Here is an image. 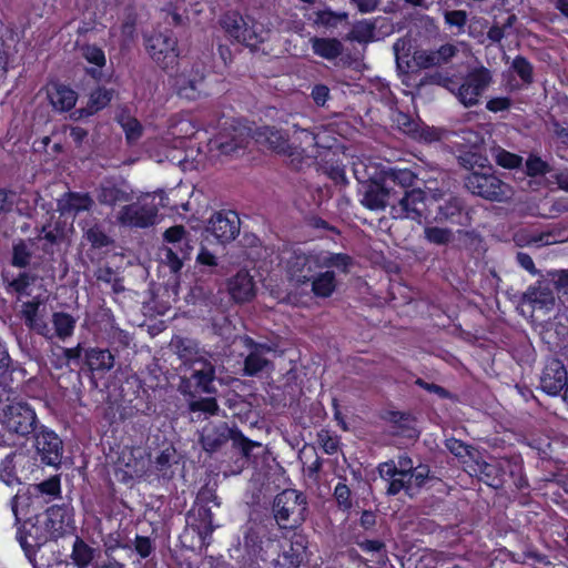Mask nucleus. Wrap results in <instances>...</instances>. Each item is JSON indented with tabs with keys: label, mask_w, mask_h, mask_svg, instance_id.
Returning a JSON list of instances; mask_svg holds the SVG:
<instances>
[{
	"label": "nucleus",
	"mask_w": 568,
	"mask_h": 568,
	"mask_svg": "<svg viewBox=\"0 0 568 568\" xmlns=\"http://www.w3.org/2000/svg\"><path fill=\"white\" fill-rule=\"evenodd\" d=\"M351 258L341 253L321 251L316 253H304L293 251L284 260V268L290 282L296 286L305 285L311 282L312 276L317 270L336 267L342 273H346Z\"/></svg>",
	"instance_id": "f257e3e1"
},
{
	"label": "nucleus",
	"mask_w": 568,
	"mask_h": 568,
	"mask_svg": "<svg viewBox=\"0 0 568 568\" xmlns=\"http://www.w3.org/2000/svg\"><path fill=\"white\" fill-rule=\"evenodd\" d=\"M174 346L183 365L181 390L191 394L194 386L201 392L209 393L215 374L213 365L200 354L190 341H176Z\"/></svg>",
	"instance_id": "f03ea898"
},
{
	"label": "nucleus",
	"mask_w": 568,
	"mask_h": 568,
	"mask_svg": "<svg viewBox=\"0 0 568 568\" xmlns=\"http://www.w3.org/2000/svg\"><path fill=\"white\" fill-rule=\"evenodd\" d=\"M354 173L359 181H369L361 191V203L366 209L381 211L389 206L392 210L395 190L385 182L376 166L364 162L354 163Z\"/></svg>",
	"instance_id": "7ed1b4c3"
},
{
	"label": "nucleus",
	"mask_w": 568,
	"mask_h": 568,
	"mask_svg": "<svg viewBox=\"0 0 568 568\" xmlns=\"http://www.w3.org/2000/svg\"><path fill=\"white\" fill-rule=\"evenodd\" d=\"M435 184V181H424V187L405 191L402 195L395 191L390 215L394 219H410L419 222L426 213L427 196L434 201L444 196V190Z\"/></svg>",
	"instance_id": "20e7f679"
},
{
	"label": "nucleus",
	"mask_w": 568,
	"mask_h": 568,
	"mask_svg": "<svg viewBox=\"0 0 568 568\" xmlns=\"http://www.w3.org/2000/svg\"><path fill=\"white\" fill-rule=\"evenodd\" d=\"M73 514L68 506L50 507L43 518L38 519L29 530V537L34 540V545H42L50 539H58L64 535L72 534Z\"/></svg>",
	"instance_id": "39448f33"
},
{
	"label": "nucleus",
	"mask_w": 568,
	"mask_h": 568,
	"mask_svg": "<svg viewBox=\"0 0 568 568\" xmlns=\"http://www.w3.org/2000/svg\"><path fill=\"white\" fill-rule=\"evenodd\" d=\"M250 139L246 126L225 122L221 131L209 140L207 151L212 160L237 156L244 152Z\"/></svg>",
	"instance_id": "423d86ee"
},
{
	"label": "nucleus",
	"mask_w": 568,
	"mask_h": 568,
	"mask_svg": "<svg viewBox=\"0 0 568 568\" xmlns=\"http://www.w3.org/2000/svg\"><path fill=\"white\" fill-rule=\"evenodd\" d=\"M491 82V74L486 68L470 71L462 82L446 79L444 88L452 92L464 106H474L479 103L481 95Z\"/></svg>",
	"instance_id": "0eeeda50"
},
{
	"label": "nucleus",
	"mask_w": 568,
	"mask_h": 568,
	"mask_svg": "<svg viewBox=\"0 0 568 568\" xmlns=\"http://www.w3.org/2000/svg\"><path fill=\"white\" fill-rule=\"evenodd\" d=\"M230 439L233 442V446L241 449L245 457H248L253 447L260 446L258 443L252 442L245 438L241 433L230 428L224 422L217 424L209 423L205 425L200 438L203 449L207 453L216 452Z\"/></svg>",
	"instance_id": "6e6552de"
},
{
	"label": "nucleus",
	"mask_w": 568,
	"mask_h": 568,
	"mask_svg": "<svg viewBox=\"0 0 568 568\" xmlns=\"http://www.w3.org/2000/svg\"><path fill=\"white\" fill-rule=\"evenodd\" d=\"M155 193H145L136 196V201L123 205L116 213V222L129 227H149L155 223L158 204Z\"/></svg>",
	"instance_id": "1a4fd4ad"
},
{
	"label": "nucleus",
	"mask_w": 568,
	"mask_h": 568,
	"mask_svg": "<svg viewBox=\"0 0 568 568\" xmlns=\"http://www.w3.org/2000/svg\"><path fill=\"white\" fill-rule=\"evenodd\" d=\"M465 179V186L473 194L485 200L501 202L509 197L510 187L496 176L491 169L479 172L474 170Z\"/></svg>",
	"instance_id": "9d476101"
},
{
	"label": "nucleus",
	"mask_w": 568,
	"mask_h": 568,
	"mask_svg": "<svg viewBox=\"0 0 568 568\" xmlns=\"http://www.w3.org/2000/svg\"><path fill=\"white\" fill-rule=\"evenodd\" d=\"M150 467L151 458L144 448H125L119 457L115 477L118 480L129 484L145 476Z\"/></svg>",
	"instance_id": "9b49d317"
},
{
	"label": "nucleus",
	"mask_w": 568,
	"mask_h": 568,
	"mask_svg": "<svg viewBox=\"0 0 568 568\" xmlns=\"http://www.w3.org/2000/svg\"><path fill=\"white\" fill-rule=\"evenodd\" d=\"M2 426L10 433L27 436L36 430L37 415L24 402H12L7 405L0 417Z\"/></svg>",
	"instance_id": "f8f14e48"
},
{
	"label": "nucleus",
	"mask_w": 568,
	"mask_h": 568,
	"mask_svg": "<svg viewBox=\"0 0 568 568\" xmlns=\"http://www.w3.org/2000/svg\"><path fill=\"white\" fill-rule=\"evenodd\" d=\"M149 55L163 69L172 68L179 58L176 39L172 32H154L145 38Z\"/></svg>",
	"instance_id": "ddd939ff"
},
{
	"label": "nucleus",
	"mask_w": 568,
	"mask_h": 568,
	"mask_svg": "<svg viewBox=\"0 0 568 568\" xmlns=\"http://www.w3.org/2000/svg\"><path fill=\"white\" fill-rule=\"evenodd\" d=\"M305 503L301 494L296 490L287 489L278 494L273 503V513L276 523L281 527H287V524H297L303 520Z\"/></svg>",
	"instance_id": "4468645a"
},
{
	"label": "nucleus",
	"mask_w": 568,
	"mask_h": 568,
	"mask_svg": "<svg viewBox=\"0 0 568 568\" xmlns=\"http://www.w3.org/2000/svg\"><path fill=\"white\" fill-rule=\"evenodd\" d=\"M205 233L206 241L213 236L221 244L227 243L240 233V219L233 211L217 212L210 219Z\"/></svg>",
	"instance_id": "2eb2a0df"
},
{
	"label": "nucleus",
	"mask_w": 568,
	"mask_h": 568,
	"mask_svg": "<svg viewBox=\"0 0 568 568\" xmlns=\"http://www.w3.org/2000/svg\"><path fill=\"white\" fill-rule=\"evenodd\" d=\"M524 303L532 307V310H539L549 312L554 308L556 303L555 291L551 282L541 276L535 284L530 285L523 296Z\"/></svg>",
	"instance_id": "dca6fc26"
},
{
	"label": "nucleus",
	"mask_w": 568,
	"mask_h": 568,
	"mask_svg": "<svg viewBox=\"0 0 568 568\" xmlns=\"http://www.w3.org/2000/svg\"><path fill=\"white\" fill-rule=\"evenodd\" d=\"M568 382V372L558 358H548L540 375V387L549 395H558Z\"/></svg>",
	"instance_id": "f3484780"
},
{
	"label": "nucleus",
	"mask_w": 568,
	"mask_h": 568,
	"mask_svg": "<svg viewBox=\"0 0 568 568\" xmlns=\"http://www.w3.org/2000/svg\"><path fill=\"white\" fill-rule=\"evenodd\" d=\"M34 445L44 464L55 466L60 463L62 442L53 432L47 429L38 432Z\"/></svg>",
	"instance_id": "a211bd4d"
},
{
	"label": "nucleus",
	"mask_w": 568,
	"mask_h": 568,
	"mask_svg": "<svg viewBox=\"0 0 568 568\" xmlns=\"http://www.w3.org/2000/svg\"><path fill=\"white\" fill-rule=\"evenodd\" d=\"M507 463L506 459L493 460L488 463L484 460L478 453V457L469 465L468 473L477 476L480 480L485 481L491 487L501 485L503 467Z\"/></svg>",
	"instance_id": "6ab92c4d"
},
{
	"label": "nucleus",
	"mask_w": 568,
	"mask_h": 568,
	"mask_svg": "<svg viewBox=\"0 0 568 568\" xmlns=\"http://www.w3.org/2000/svg\"><path fill=\"white\" fill-rule=\"evenodd\" d=\"M242 341L244 345L250 349V353L244 362V374L247 376H254L267 368L271 362L266 357V354L272 351L271 347L256 344L252 338L247 336L242 337Z\"/></svg>",
	"instance_id": "aec40b11"
},
{
	"label": "nucleus",
	"mask_w": 568,
	"mask_h": 568,
	"mask_svg": "<svg viewBox=\"0 0 568 568\" xmlns=\"http://www.w3.org/2000/svg\"><path fill=\"white\" fill-rule=\"evenodd\" d=\"M378 474L386 483V493L388 495H397L400 490H406L407 494L412 495L413 485L408 481V476H400L397 473L394 460L379 464Z\"/></svg>",
	"instance_id": "412c9836"
},
{
	"label": "nucleus",
	"mask_w": 568,
	"mask_h": 568,
	"mask_svg": "<svg viewBox=\"0 0 568 568\" xmlns=\"http://www.w3.org/2000/svg\"><path fill=\"white\" fill-rule=\"evenodd\" d=\"M97 199L101 204L114 206L131 202L134 199V194L125 183L105 182L98 189Z\"/></svg>",
	"instance_id": "4be33fe9"
},
{
	"label": "nucleus",
	"mask_w": 568,
	"mask_h": 568,
	"mask_svg": "<svg viewBox=\"0 0 568 568\" xmlns=\"http://www.w3.org/2000/svg\"><path fill=\"white\" fill-rule=\"evenodd\" d=\"M307 539L300 532H293L282 545L284 560L294 567L300 566L307 558Z\"/></svg>",
	"instance_id": "5701e85b"
},
{
	"label": "nucleus",
	"mask_w": 568,
	"mask_h": 568,
	"mask_svg": "<svg viewBox=\"0 0 568 568\" xmlns=\"http://www.w3.org/2000/svg\"><path fill=\"white\" fill-rule=\"evenodd\" d=\"M303 133H313L312 131L300 129L296 125L294 126V131L292 133V144L297 148V152L292 159V163L297 166L302 164L304 160H314L320 156V152L315 149V143H310L308 140L303 135Z\"/></svg>",
	"instance_id": "b1692460"
},
{
	"label": "nucleus",
	"mask_w": 568,
	"mask_h": 568,
	"mask_svg": "<svg viewBox=\"0 0 568 568\" xmlns=\"http://www.w3.org/2000/svg\"><path fill=\"white\" fill-rule=\"evenodd\" d=\"M175 84L179 95L187 100H195L201 94L206 93L204 77L197 71L194 75H186L184 73L179 75Z\"/></svg>",
	"instance_id": "393cba45"
},
{
	"label": "nucleus",
	"mask_w": 568,
	"mask_h": 568,
	"mask_svg": "<svg viewBox=\"0 0 568 568\" xmlns=\"http://www.w3.org/2000/svg\"><path fill=\"white\" fill-rule=\"evenodd\" d=\"M336 267L317 270L311 278L312 292L317 297H329L336 288Z\"/></svg>",
	"instance_id": "a878e982"
},
{
	"label": "nucleus",
	"mask_w": 568,
	"mask_h": 568,
	"mask_svg": "<svg viewBox=\"0 0 568 568\" xmlns=\"http://www.w3.org/2000/svg\"><path fill=\"white\" fill-rule=\"evenodd\" d=\"M229 291L236 302L250 301L255 293L253 277L246 271H240L230 280Z\"/></svg>",
	"instance_id": "bb28decb"
},
{
	"label": "nucleus",
	"mask_w": 568,
	"mask_h": 568,
	"mask_svg": "<svg viewBox=\"0 0 568 568\" xmlns=\"http://www.w3.org/2000/svg\"><path fill=\"white\" fill-rule=\"evenodd\" d=\"M515 241L520 246H529L535 245L537 247L544 246V245H551L558 242H562L564 237L561 236L560 232L557 231H547L541 232L538 234L535 233H528L526 231H520L516 233Z\"/></svg>",
	"instance_id": "cd10ccee"
},
{
	"label": "nucleus",
	"mask_w": 568,
	"mask_h": 568,
	"mask_svg": "<svg viewBox=\"0 0 568 568\" xmlns=\"http://www.w3.org/2000/svg\"><path fill=\"white\" fill-rule=\"evenodd\" d=\"M48 97L52 106L58 111H68L75 105L78 94L63 84H53L48 90Z\"/></svg>",
	"instance_id": "c85d7f7f"
},
{
	"label": "nucleus",
	"mask_w": 568,
	"mask_h": 568,
	"mask_svg": "<svg viewBox=\"0 0 568 568\" xmlns=\"http://www.w3.org/2000/svg\"><path fill=\"white\" fill-rule=\"evenodd\" d=\"M39 305V301H29L23 303L22 315L24 317L26 324L31 329L44 336L45 338L51 339V328L42 318L38 316Z\"/></svg>",
	"instance_id": "c756f323"
},
{
	"label": "nucleus",
	"mask_w": 568,
	"mask_h": 568,
	"mask_svg": "<svg viewBox=\"0 0 568 568\" xmlns=\"http://www.w3.org/2000/svg\"><path fill=\"white\" fill-rule=\"evenodd\" d=\"M93 200L88 194L68 193L58 201L61 214H77L91 209Z\"/></svg>",
	"instance_id": "7c9ffc66"
},
{
	"label": "nucleus",
	"mask_w": 568,
	"mask_h": 568,
	"mask_svg": "<svg viewBox=\"0 0 568 568\" xmlns=\"http://www.w3.org/2000/svg\"><path fill=\"white\" fill-rule=\"evenodd\" d=\"M89 368L97 373H106L114 366V356L109 349L89 348L84 354Z\"/></svg>",
	"instance_id": "2f4dec72"
},
{
	"label": "nucleus",
	"mask_w": 568,
	"mask_h": 568,
	"mask_svg": "<svg viewBox=\"0 0 568 568\" xmlns=\"http://www.w3.org/2000/svg\"><path fill=\"white\" fill-rule=\"evenodd\" d=\"M262 134L275 152L288 158L295 154L296 151L294 150H297V148L292 144V135L287 139L281 130L270 126H266Z\"/></svg>",
	"instance_id": "473e14b6"
},
{
	"label": "nucleus",
	"mask_w": 568,
	"mask_h": 568,
	"mask_svg": "<svg viewBox=\"0 0 568 568\" xmlns=\"http://www.w3.org/2000/svg\"><path fill=\"white\" fill-rule=\"evenodd\" d=\"M379 174L388 185H398L403 190V193L415 189L417 175L408 169L381 170Z\"/></svg>",
	"instance_id": "72a5a7b5"
},
{
	"label": "nucleus",
	"mask_w": 568,
	"mask_h": 568,
	"mask_svg": "<svg viewBox=\"0 0 568 568\" xmlns=\"http://www.w3.org/2000/svg\"><path fill=\"white\" fill-rule=\"evenodd\" d=\"M313 52L326 60H333L339 57L343 52V43L335 38H317L314 37L310 40Z\"/></svg>",
	"instance_id": "f704fd0d"
},
{
	"label": "nucleus",
	"mask_w": 568,
	"mask_h": 568,
	"mask_svg": "<svg viewBox=\"0 0 568 568\" xmlns=\"http://www.w3.org/2000/svg\"><path fill=\"white\" fill-rule=\"evenodd\" d=\"M100 556V550L85 544L81 538L77 537L73 546L71 559L78 568H87Z\"/></svg>",
	"instance_id": "c9c22d12"
},
{
	"label": "nucleus",
	"mask_w": 568,
	"mask_h": 568,
	"mask_svg": "<svg viewBox=\"0 0 568 568\" xmlns=\"http://www.w3.org/2000/svg\"><path fill=\"white\" fill-rule=\"evenodd\" d=\"M192 246L186 244L179 246V248L163 247L161 258L173 273H178L183 266V261L190 256Z\"/></svg>",
	"instance_id": "e433bc0d"
},
{
	"label": "nucleus",
	"mask_w": 568,
	"mask_h": 568,
	"mask_svg": "<svg viewBox=\"0 0 568 568\" xmlns=\"http://www.w3.org/2000/svg\"><path fill=\"white\" fill-rule=\"evenodd\" d=\"M310 143H315V149L321 153L322 150H329L335 145L336 138L334 131L324 125L313 128V133H303Z\"/></svg>",
	"instance_id": "4c0bfd02"
},
{
	"label": "nucleus",
	"mask_w": 568,
	"mask_h": 568,
	"mask_svg": "<svg viewBox=\"0 0 568 568\" xmlns=\"http://www.w3.org/2000/svg\"><path fill=\"white\" fill-rule=\"evenodd\" d=\"M75 318L64 312H55L52 314V324L54 331L51 329L52 338L55 336L61 341L72 336L75 327Z\"/></svg>",
	"instance_id": "58836bf2"
},
{
	"label": "nucleus",
	"mask_w": 568,
	"mask_h": 568,
	"mask_svg": "<svg viewBox=\"0 0 568 568\" xmlns=\"http://www.w3.org/2000/svg\"><path fill=\"white\" fill-rule=\"evenodd\" d=\"M241 37L237 38V42L244 43L247 47H256L260 42H263L267 38V31L263 28L261 23L252 22L251 26L245 23L241 33Z\"/></svg>",
	"instance_id": "ea45409f"
},
{
	"label": "nucleus",
	"mask_w": 568,
	"mask_h": 568,
	"mask_svg": "<svg viewBox=\"0 0 568 568\" xmlns=\"http://www.w3.org/2000/svg\"><path fill=\"white\" fill-rule=\"evenodd\" d=\"M446 448L455 455L468 469L469 465L478 457V450L465 445L463 442L456 438H449L446 440Z\"/></svg>",
	"instance_id": "a19ab883"
},
{
	"label": "nucleus",
	"mask_w": 568,
	"mask_h": 568,
	"mask_svg": "<svg viewBox=\"0 0 568 568\" xmlns=\"http://www.w3.org/2000/svg\"><path fill=\"white\" fill-rule=\"evenodd\" d=\"M375 24L369 20L356 22L346 39L359 43H368L374 40Z\"/></svg>",
	"instance_id": "79ce46f5"
},
{
	"label": "nucleus",
	"mask_w": 568,
	"mask_h": 568,
	"mask_svg": "<svg viewBox=\"0 0 568 568\" xmlns=\"http://www.w3.org/2000/svg\"><path fill=\"white\" fill-rule=\"evenodd\" d=\"M196 132V126L193 121L189 118L174 119L169 128V135L179 140L180 144L182 140L191 138Z\"/></svg>",
	"instance_id": "37998d69"
},
{
	"label": "nucleus",
	"mask_w": 568,
	"mask_h": 568,
	"mask_svg": "<svg viewBox=\"0 0 568 568\" xmlns=\"http://www.w3.org/2000/svg\"><path fill=\"white\" fill-rule=\"evenodd\" d=\"M21 203L22 200L16 193L0 189V216L10 213L14 207L19 214H28Z\"/></svg>",
	"instance_id": "c03bdc74"
},
{
	"label": "nucleus",
	"mask_w": 568,
	"mask_h": 568,
	"mask_svg": "<svg viewBox=\"0 0 568 568\" xmlns=\"http://www.w3.org/2000/svg\"><path fill=\"white\" fill-rule=\"evenodd\" d=\"M246 20L237 12H229L221 19V26L230 37L237 40Z\"/></svg>",
	"instance_id": "a18cd8bd"
},
{
	"label": "nucleus",
	"mask_w": 568,
	"mask_h": 568,
	"mask_svg": "<svg viewBox=\"0 0 568 568\" xmlns=\"http://www.w3.org/2000/svg\"><path fill=\"white\" fill-rule=\"evenodd\" d=\"M491 156L498 165L505 169H516L519 168L523 163L521 156L508 152L501 148H494L491 150Z\"/></svg>",
	"instance_id": "49530a36"
},
{
	"label": "nucleus",
	"mask_w": 568,
	"mask_h": 568,
	"mask_svg": "<svg viewBox=\"0 0 568 568\" xmlns=\"http://www.w3.org/2000/svg\"><path fill=\"white\" fill-rule=\"evenodd\" d=\"M111 99H112L111 91H109L104 88H99V89L94 90L90 95L87 113L93 114V113L98 112L99 110L105 108L110 103Z\"/></svg>",
	"instance_id": "de8ad7c7"
},
{
	"label": "nucleus",
	"mask_w": 568,
	"mask_h": 568,
	"mask_svg": "<svg viewBox=\"0 0 568 568\" xmlns=\"http://www.w3.org/2000/svg\"><path fill=\"white\" fill-rule=\"evenodd\" d=\"M119 123L125 132L126 139L130 143L136 141L142 133V126L135 118L129 114H122L119 118Z\"/></svg>",
	"instance_id": "09e8293b"
},
{
	"label": "nucleus",
	"mask_w": 568,
	"mask_h": 568,
	"mask_svg": "<svg viewBox=\"0 0 568 568\" xmlns=\"http://www.w3.org/2000/svg\"><path fill=\"white\" fill-rule=\"evenodd\" d=\"M464 204L459 197H449L444 205L439 206V217L442 220L455 221L463 211Z\"/></svg>",
	"instance_id": "8fccbe9b"
},
{
	"label": "nucleus",
	"mask_w": 568,
	"mask_h": 568,
	"mask_svg": "<svg viewBox=\"0 0 568 568\" xmlns=\"http://www.w3.org/2000/svg\"><path fill=\"white\" fill-rule=\"evenodd\" d=\"M164 240L168 244H170L168 247L179 248V246H184V244L190 245V241L186 237V232L181 225L168 229L164 232Z\"/></svg>",
	"instance_id": "3c124183"
},
{
	"label": "nucleus",
	"mask_w": 568,
	"mask_h": 568,
	"mask_svg": "<svg viewBox=\"0 0 568 568\" xmlns=\"http://www.w3.org/2000/svg\"><path fill=\"white\" fill-rule=\"evenodd\" d=\"M189 408L192 413H203L209 416L216 415L220 409L215 398L212 397L192 400L189 404Z\"/></svg>",
	"instance_id": "603ef678"
},
{
	"label": "nucleus",
	"mask_w": 568,
	"mask_h": 568,
	"mask_svg": "<svg viewBox=\"0 0 568 568\" xmlns=\"http://www.w3.org/2000/svg\"><path fill=\"white\" fill-rule=\"evenodd\" d=\"M445 22L454 30L455 34H462L467 22V13L463 10L447 11Z\"/></svg>",
	"instance_id": "864d4df0"
},
{
	"label": "nucleus",
	"mask_w": 568,
	"mask_h": 568,
	"mask_svg": "<svg viewBox=\"0 0 568 568\" xmlns=\"http://www.w3.org/2000/svg\"><path fill=\"white\" fill-rule=\"evenodd\" d=\"M544 276L551 282L555 293H568V270L550 271Z\"/></svg>",
	"instance_id": "5fc2aeb1"
},
{
	"label": "nucleus",
	"mask_w": 568,
	"mask_h": 568,
	"mask_svg": "<svg viewBox=\"0 0 568 568\" xmlns=\"http://www.w3.org/2000/svg\"><path fill=\"white\" fill-rule=\"evenodd\" d=\"M135 22L133 19L124 21L119 30H112V37L118 38L122 47H126L134 39Z\"/></svg>",
	"instance_id": "6e6d98bb"
},
{
	"label": "nucleus",
	"mask_w": 568,
	"mask_h": 568,
	"mask_svg": "<svg viewBox=\"0 0 568 568\" xmlns=\"http://www.w3.org/2000/svg\"><path fill=\"white\" fill-rule=\"evenodd\" d=\"M513 70L519 75L523 82H532V65L523 57H516L511 63Z\"/></svg>",
	"instance_id": "4d7b16f0"
},
{
	"label": "nucleus",
	"mask_w": 568,
	"mask_h": 568,
	"mask_svg": "<svg viewBox=\"0 0 568 568\" xmlns=\"http://www.w3.org/2000/svg\"><path fill=\"white\" fill-rule=\"evenodd\" d=\"M413 62L416 67L427 69L438 65L435 51L416 50L413 53Z\"/></svg>",
	"instance_id": "13d9d810"
},
{
	"label": "nucleus",
	"mask_w": 568,
	"mask_h": 568,
	"mask_svg": "<svg viewBox=\"0 0 568 568\" xmlns=\"http://www.w3.org/2000/svg\"><path fill=\"white\" fill-rule=\"evenodd\" d=\"M334 498L338 507L348 510L352 507L351 489L344 483H338L334 488Z\"/></svg>",
	"instance_id": "bf43d9fd"
},
{
	"label": "nucleus",
	"mask_w": 568,
	"mask_h": 568,
	"mask_svg": "<svg viewBox=\"0 0 568 568\" xmlns=\"http://www.w3.org/2000/svg\"><path fill=\"white\" fill-rule=\"evenodd\" d=\"M527 174L530 176L542 175L550 171L547 162L536 155H530L526 161Z\"/></svg>",
	"instance_id": "052dcab7"
},
{
	"label": "nucleus",
	"mask_w": 568,
	"mask_h": 568,
	"mask_svg": "<svg viewBox=\"0 0 568 568\" xmlns=\"http://www.w3.org/2000/svg\"><path fill=\"white\" fill-rule=\"evenodd\" d=\"M425 237L435 244H446L452 239V232L447 229L442 227H426L425 229Z\"/></svg>",
	"instance_id": "680f3d73"
},
{
	"label": "nucleus",
	"mask_w": 568,
	"mask_h": 568,
	"mask_svg": "<svg viewBox=\"0 0 568 568\" xmlns=\"http://www.w3.org/2000/svg\"><path fill=\"white\" fill-rule=\"evenodd\" d=\"M347 19L346 12H333L331 10H323L317 12L316 23L325 27H335L338 22Z\"/></svg>",
	"instance_id": "e2e57ef3"
},
{
	"label": "nucleus",
	"mask_w": 568,
	"mask_h": 568,
	"mask_svg": "<svg viewBox=\"0 0 568 568\" xmlns=\"http://www.w3.org/2000/svg\"><path fill=\"white\" fill-rule=\"evenodd\" d=\"M31 253L26 243L20 242L13 246L12 264L24 267L29 264Z\"/></svg>",
	"instance_id": "0e129e2a"
},
{
	"label": "nucleus",
	"mask_w": 568,
	"mask_h": 568,
	"mask_svg": "<svg viewBox=\"0 0 568 568\" xmlns=\"http://www.w3.org/2000/svg\"><path fill=\"white\" fill-rule=\"evenodd\" d=\"M394 53H395V58H396V61L397 63H406L408 65V57L410 54V50H412V44H410V40L409 39H406V38H403V39H398L395 43H394Z\"/></svg>",
	"instance_id": "69168bd1"
},
{
	"label": "nucleus",
	"mask_w": 568,
	"mask_h": 568,
	"mask_svg": "<svg viewBox=\"0 0 568 568\" xmlns=\"http://www.w3.org/2000/svg\"><path fill=\"white\" fill-rule=\"evenodd\" d=\"M429 469L427 466L419 465L409 473L408 475V481L413 485V490L415 488L422 487L426 479L428 478Z\"/></svg>",
	"instance_id": "338daca9"
},
{
	"label": "nucleus",
	"mask_w": 568,
	"mask_h": 568,
	"mask_svg": "<svg viewBox=\"0 0 568 568\" xmlns=\"http://www.w3.org/2000/svg\"><path fill=\"white\" fill-rule=\"evenodd\" d=\"M83 55L88 62L93 63L97 67H102L105 63L104 52L95 45L85 47L83 49Z\"/></svg>",
	"instance_id": "774afa93"
}]
</instances>
